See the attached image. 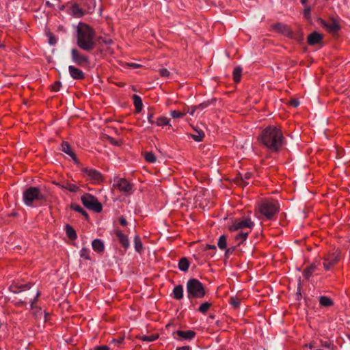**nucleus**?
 Instances as JSON below:
<instances>
[{
    "mask_svg": "<svg viewBox=\"0 0 350 350\" xmlns=\"http://www.w3.org/2000/svg\"><path fill=\"white\" fill-rule=\"evenodd\" d=\"M258 139L272 152H278L284 144V137L282 131L274 126H269L263 129Z\"/></svg>",
    "mask_w": 350,
    "mask_h": 350,
    "instance_id": "obj_1",
    "label": "nucleus"
},
{
    "mask_svg": "<svg viewBox=\"0 0 350 350\" xmlns=\"http://www.w3.org/2000/svg\"><path fill=\"white\" fill-rule=\"evenodd\" d=\"M94 29L86 23L80 22L77 26V44L82 50L89 52L94 49Z\"/></svg>",
    "mask_w": 350,
    "mask_h": 350,
    "instance_id": "obj_2",
    "label": "nucleus"
},
{
    "mask_svg": "<svg viewBox=\"0 0 350 350\" xmlns=\"http://www.w3.org/2000/svg\"><path fill=\"white\" fill-rule=\"evenodd\" d=\"M46 200V195L38 187H29L23 192V201L27 206L32 207L35 202L42 203Z\"/></svg>",
    "mask_w": 350,
    "mask_h": 350,
    "instance_id": "obj_3",
    "label": "nucleus"
},
{
    "mask_svg": "<svg viewBox=\"0 0 350 350\" xmlns=\"http://www.w3.org/2000/svg\"><path fill=\"white\" fill-rule=\"evenodd\" d=\"M186 288L187 298L191 304H193V299H202L206 294L204 285L196 278L189 280Z\"/></svg>",
    "mask_w": 350,
    "mask_h": 350,
    "instance_id": "obj_4",
    "label": "nucleus"
},
{
    "mask_svg": "<svg viewBox=\"0 0 350 350\" xmlns=\"http://www.w3.org/2000/svg\"><path fill=\"white\" fill-rule=\"evenodd\" d=\"M258 212L266 219L271 220L280 211L277 200H262L258 203Z\"/></svg>",
    "mask_w": 350,
    "mask_h": 350,
    "instance_id": "obj_5",
    "label": "nucleus"
},
{
    "mask_svg": "<svg viewBox=\"0 0 350 350\" xmlns=\"http://www.w3.org/2000/svg\"><path fill=\"white\" fill-rule=\"evenodd\" d=\"M81 200L84 206L90 210L100 213L103 209L101 203L90 193H85L81 196Z\"/></svg>",
    "mask_w": 350,
    "mask_h": 350,
    "instance_id": "obj_6",
    "label": "nucleus"
},
{
    "mask_svg": "<svg viewBox=\"0 0 350 350\" xmlns=\"http://www.w3.org/2000/svg\"><path fill=\"white\" fill-rule=\"evenodd\" d=\"M341 258L340 252L338 250L328 254L323 258V267L325 270H330L337 264Z\"/></svg>",
    "mask_w": 350,
    "mask_h": 350,
    "instance_id": "obj_7",
    "label": "nucleus"
},
{
    "mask_svg": "<svg viewBox=\"0 0 350 350\" xmlns=\"http://www.w3.org/2000/svg\"><path fill=\"white\" fill-rule=\"evenodd\" d=\"M114 187H116L120 191L130 195L133 192V185L124 178H117L114 180Z\"/></svg>",
    "mask_w": 350,
    "mask_h": 350,
    "instance_id": "obj_8",
    "label": "nucleus"
},
{
    "mask_svg": "<svg viewBox=\"0 0 350 350\" xmlns=\"http://www.w3.org/2000/svg\"><path fill=\"white\" fill-rule=\"evenodd\" d=\"M254 226V224L251 221V219L249 217L245 218L243 220L235 219L231 226H229V230L230 231L238 230L240 229H243L245 228H248L250 229H252Z\"/></svg>",
    "mask_w": 350,
    "mask_h": 350,
    "instance_id": "obj_9",
    "label": "nucleus"
},
{
    "mask_svg": "<svg viewBox=\"0 0 350 350\" xmlns=\"http://www.w3.org/2000/svg\"><path fill=\"white\" fill-rule=\"evenodd\" d=\"M71 58L73 62L80 66H84L89 64L88 56L82 54L76 49L71 50Z\"/></svg>",
    "mask_w": 350,
    "mask_h": 350,
    "instance_id": "obj_10",
    "label": "nucleus"
},
{
    "mask_svg": "<svg viewBox=\"0 0 350 350\" xmlns=\"http://www.w3.org/2000/svg\"><path fill=\"white\" fill-rule=\"evenodd\" d=\"M81 171L85 176H87L88 178L94 183H99L103 180V176L101 174L92 168L83 167Z\"/></svg>",
    "mask_w": 350,
    "mask_h": 350,
    "instance_id": "obj_11",
    "label": "nucleus"
},
{
    "mask_svg": "<svg viewBox=\"0 0 350 350\" xmlns=\"http://www.w3.org/2000/svg\"><path fill=\"white\" fill-rule=\"evenodd\" d=\"M272 28L275 31L280 33L287 37L291 38L293 36V31L290 27L284 23H277L272 26Z\"/></svg>",
    "mask_w": 350,
    "mask_h": 350,
    "instance_id": "obj_12",
    "label": "nucleus"
},
{
    "mask_svg": "<svg viewBox=\"0 0 350 350\" xmlns=\"http://www.w3.org/2000/svg\"><path fill=\"white\" fill-rule=\"evenodd\" d=\"M61 150L62 152H64V153L67 154L68 155H69L73 160V161L77 164V165H79L80 163L78 160V159L77 158L75 152L72 150V148L70 146V144L66 142H63L62 143V145H61Z\"/></svg>",
    "mask_w": 350,
    "mask_h": 350,
    "instance_id": "obj_13",
    "label": "nucleus"
},
{
    "mask_svg": "<svg viewBox=\"0 0 350 350\" xmlns=\"http://www.w3.org/2000/svg\"><path fill=\"white\" fill-rule=\"evenodd\" d=\"M174 335L176 334L180 340H191L194 338L196 335V333L192 330L183 331L178 330L176 332H174Z\"/></svg>",
    "mask_w": 350,
    "mask_h": 350,
    "instance_id": "obj_14",
    "label": "nucleus"
},
{
    "mask_svg": "<svg viewBox=\"0 0 350 350\" xmlns=\"http://www.w3.org/2000/svg\"><path fill=\"white\" fill-rule=\"evenodd\" d=\"M116 235L118 237L122 246L125 250H127L130 246V241L127 236L123 234L120 230H116Z\"/></svg>",
    "mask_w": 350,
    "mask_h": 350,
    "instance_id": "obj_15",
    "label": "nucleus"
},
{
    "mask_svg": "<svg viewBox=\"0 0 350 350\" xmlns=\"http://www.w3.org/2000/svg\"><path fill=\"white\" fill-rule=\"evenodd\" d=\"M323 36L316 31L310 33L308 37V43L309 45H315L321 42Z\"/></svg>",
    "mask_w": 350,
    "mask_h": 350,
    "instance_id": "obj_16",
    "label": "nucleus"
},
{
    "mask_svg": "<svg viewBox=\"0 0 350 350\" xmlns=\"http://www.w3.org/2000/svg\"><path fill=\"white\" fill-rule=\"evenodd\" d=\"M69 13L75 17L79 18L84 15V11L77 4H73L69 10Z\"/></svg>",
    "mask_w": 350,
    "mask_h": 350,
    "instance_id": "obj_17",
    "label": "nucleus"
},
{
    "mask_svg": "<svg viewBox=\"0 0 350 350\" xmlns=\"http://www.w3.org/2000/svg\"><path fill=\"white\" fill-rule=\"evenodd\" d=\"M68 70H69L71 77L73 79H83L84 77L82 70L74 67L73 66H70L68 67Z\"/></svg>",
    "mask_w": 350,
    "mask_h": 350,
    "instance_id": "obj_18",
    "label": "nucleus"
},
{
    "mask_svg": "<svg viewBox=\"0 0 350 350\" xmlns=\"http://www.w3.org/2000/svg\"><path fill=\"white\" fill-rule=\"evenodd\" d=\"M133 100V104L135 107V112L139 113L141 112L143 108V103L141 97L137 94H133L132 96Z\"/></svg>",
    "mask_w": 350,
    "mask_h": 350,
    "instance_id": "obj_19",
    "label": "nucleus"
},
{
    "mask_svg": "<svg viewBox=\"0 0 350 350\" xmlns=\"http://www.w3.org/2000/svg\"><path fill=\"white\" fill-rule=\"evenodd\" d=\"M92 246L93 250L98 253L103 252L105 249L103 241L98 239L93 240L92 243Z\"/></svg>",
    "mask_w": 350,
    "mask_h": 350,
    "instance_id": "obj_20",
    "label": "nucleus"
},
{
    "mask_svg": "<svg viewBox=\"0 0 350 350\" xmlns=\"http://www.w3.org/2000/svg\"><path fill=\"white\" fill-rule=\"evenodd\" d=\"M183 285H177L174 288L172 295L175 299L180 300L183 297Z\"/></svg>",
    "mask_w": 350,
    "mask_h": 350,
    "instance_id": "obj_21",
    "label": "nucleus"
},
{
    "mask_svg": "<svg viewBox=\"0 0 350 350\" xmlns=\"http://www.w3.org/2000/svg\"><path fill=\"white\" fill-rule=\"evenodd\" d=\"M189 261L186 257H183L179 260L178 267L182 271H187L189 267Z\"/></svg>",
    "mask_w": 350,
    "mask_h": 350,
    "instance_id": "obj_22",
    "label": "nucleus"
},
{
    "mask_svg": "<svg viewBox=\"0 0 350 350\" xmlns=\"http://www.w3.org/2000/svg\"><path fill=\"white\" fill-rule=\"evenodd\" d=\"M242 76V68L237 66L234 68L232 72L233 81L234 83H238L241 81Z\"/></svg>",
    "mask_w": 350,
    "mask_h": 350,
    "instance_id": "obj_23",
    "label": "nucleus"
},
{
    "mask_svg": "<svg viewBox=\"0 0 350 350\" xmlns=\"http://www.w3.org/2000/svg\"><path fill=\"white\" fill-rule=\"evenodd\" d=\"M324 26L327 28V29L330 32H337L340 29V25L336 21H332L329 23H325Z\"/></svg>",
    "mask_w": 350,
    "mask_h": 350,
    "instance_id": "obj_24",
    "label": "nucleus"
},
{
    "mask_svg": "<svg viewBox=\"0 0 350 350\" xmlns=\"http://www.w3.org/2000/svg\"><path fill=\"white\" fill-rule=\"evenodd\" d=\"M319 303L321 306L329 307L334 304L332 299L327 296H321L319 297Z\"/></svg>",
    "mask_w": 350,
    "mask_h": 350,
    "instance_id": "obj_25",
    "label": "nucleus"
},
{
    "mask_svg": "<svg viewBox=\"0 0 350 350\" xmlns=\"http://www.w3.org/2000/svg\"><path fill=\"white\" fill-rule=\"evenodd\" d=\"M65 228L68 237L71 240H75L77 237L75 230L69 224L66 225Z\"/></svg>",
    "mask_w": 350,
    "mask_h": 350,
    "instance_id": "obj_26",
    "label": "nucleus"
},
{
    "mask_svg": "<svg viewBox=\"0 0 350 350\" xmlns=\"http://www.w3.org/2000/svg\"><path fill=\"white\" fill-rule=\"evenodd\" d=\"M316 269L317 266L315 264H311L310 266L307 267L303 272V275L305 278L309 279Z\"/></svg>",
    "mask_w": 350,
    "mask_h": 350,
    "instance_id": "obj_27",
    "label": "nucleus"
},
{
    "mask_svg": "<svg viewBox=\"0 0 350 350\" xmlns=\"http://www.w3.org/2000/svg\"><path fill=\"white\" fill-rule=\"evenodd\" d=\"M134 247L137 252L142 253L143 250V244L138 235H136L134 238Z\"/></svg>",
    "mask_w": 350,
    "mask_h": 350,
    "instance_id": "obj_28",
    "label": "nucleus"
},
{
    "mask_svg": "<svg viewBox=\"0 0 350 350\" xmlns=\"http://www.w3.org/2000/svg\"><path fill=\"white\" fill-rule=\"evenodd\" d=\"M71 208L78 213H81L86 219H88V214L79 204H72Z\"/></svg>",
    "mask_w": 350,
    "mask_h": 350,
    "instance_id": "obj_29",
    "label": "nucleus"
},
{
    "mask_svg": "<svg viewBox=\"0 0 350 350\" xmlns=\"http://www.w3.org/2000/svg\"><path fill=\"white\" fill-rule=\"evenodd\" d=\"M212 306V303L206 301L202 303L199 308L198 311L202 314L206 313V312L210 309V308Z\"/></svg>",
    "mask_w": 350,
    "mask_h": 350,
    "instance_id": "obj_30",
    "label": "nucleus"
},
{
    "mask_svg": "<svg viewBox=\"0 0 350 350\" xmlns=\"http://www.w3.org/2000/svg\"><path fill=\"white\" fill-rule=\"evenodd\" d=\"M217 245L219 249L224 250L226 249L227 243H226V237L225 235H221L219 237L218 239Z\"/></svg>",
    "mask_w": 350,
    "mask_h": 350,
    "instance_id": "obj_31",
    "label": "nucleus"
},
{
    "mask_svg": "<svg viewBox=\"0 0 350 350\" xmlns=\"http://www.w3.org/2000/svg\"><path fill=\"white\" fill-rule=\"evenodd\" d=\"M252 176V174L251 172H246L244 174L243 177H242V176L241 177L239 185L243 187L248 185V183H247L246 180L251 178Z\"/></svg>",
    "mask_w": 350,
    "mask_h": 350,
    "instance_id": "obj_32",
    "label": "nucleus"
},
{
    "mask_svg": "<svg viewBox=\"0 0 350 350\" xmlns=\"http://www.w3.org/2000/svg\"><path fill=\"white\" fill-rule=\"evenodd\" d=\"M215 101V98H213L211 100H208V101H206V102H203L196 106H195V109H204L205 108H206L207 107H208L210 105L213 104V102Z\"/></svg>",
    "mask_w": 350,
    "mask_h": 350,
    "instance_id": "obj_33",
    "label": "nucleus"
},
{
    "mask_svg": "<svg viewBox=\"0 0 350 350\" xmlns=\"http://www.w3.org/2000/svg\"><path fill=\"white\" fill-rule=\"evenodd\" d=\"M97 42L99 44H105L106 45H110L113 43V40L110 38L102 36L98 38Z\"/></svg>",
    "mask_w": 350,
    "mask_h": 350,
    "instance_id": "obj_34",
    "label": "nucleus"
},
{
    "mask_svg": "<svg viewBox=\"0 0 350 350\" xmlns=\"http://www.w3.org/2000/svg\"><path fill=\"white\" fill-rule=\"evenodd\" d=\"M248 234L249 232H239V234H237L235 237V239L237 241H239V244L240 243H242L243 241H245L247 236H248Z\"/></svg>",
    "mask_w": 350,
    "mask_h": 350,
    "instance_id": "obj_35",
    "label": "nucleus"
},
{
    "mask_svg": "<svg viewBox=\"0 0 350 350\" xmlns=\"http://www.w3.org/2000/svg\"><path fill=\"white\" fill-rule=\"evenodd\" d=\"M230 304L234 308H238L240 306L241 300L237 297H231L230 298Z\"/></svg>",
    "mask_w": 350,
    "mask_h": 350,
    "instance_id": "obj_36",
    "label": "nucleus"
},
{
    "mask_svg": "<svg viewBox=\"0 0 350 350\" xmlns=\"http://www.w3.org/2000/svg\"><path fill=\"white\" fill-rule=\"evenodd\" d=\"M170 120L166 117H159L157 118V122H155L158 126H164L169 124Z\"/></svg>",
    "mask_w": 350,
    "mask_h": 350,
    "instance_id": "obj_37",
    "label": "nucleus"
},
{
    "mask_svg": "<svg viewBox=\"0 0 350 350\" xmlns=\"http://www.w3.org/2000/svg\"><path fill=\"white\" fill-rule=\"evenodd\" d=\"M158 338L157 334H151L148 336H143L141 337V340L146 342L154 341Z\"/></svg>",
    "mask_w": 350,
    "mask_h": 350,
    "instance_id": "obj_38",
    "label": "nucleus"
},
{
    "mask_svg": "<svg viewBox=\"0 0 350 350\" xmlns=\"http://www.w3.org/2000/svg\"><path fill=\"white\" fill-rule=\"evenodd\" d=\"M145 159L150 163H154L156 161V157L151 152H148L145 154Z\"/></svg>",
    "mask_w": 350,
    "mask_h": 350,
    "instance_id": "obj_39",
    "label": "nucleus"
},
{
    "mask_svg": "<svg viewBox=\"0 0 350 350\" xmlns=\"http://www.w3.org/2000/svg\"><path fill=\"white\" fill-rule=\"evenodd\" d=\"M204 137V133L202 131L198 132V135H192V138L196 142H201V141H202Z\"/></svg>",
    "mask_w": 350,
    "mask_h": 350,
    "instance_id": "obj_40",
    "label": "nucleus"
},
{
    "mask_svg": "<svg viewBox=\"0 0 350 350\" xmlns=\"http://www.w3.org/2000/svg\"><path fill=\"white\" fill-rule=\"evenodd\" d=\"M90 250L87 248H82L80 251V256L85 259H90L89 256Z\"/></svg>",
    "mask_w": 350,
    "mask_h": 350,
    "instance_id": "obj_41",
    "label": "nucleus"
},
{
    "mask_svg": "<svg viewBox=\"0 0 350 350\" xmlns=\"http://www.w3.org/2000/svg\"><path fill=\"white\" fill-rule=\"evenodd\" d=\"M17 285H18V284H12L9 287V290L14 293H16V294H18L21 292H22L21 291V288H18V286Z\"/></svg>",
    "mask_w": 350,
    "mask_h": 350,
    "instance_id": "obj_42",
    "label": "nucleus"
},
{
    "mask_svg": "<svg viewBox=\"0 0 350 350\" xmlns=\"http://www.w3.org/2000/svg\"><path fill=\"white\" fill-rule=\"evenodd\" d=\"M170 114L173 118H180L184 116L183 113L176 110L171 111Z\"/></svg>",
    "mask_w": 350,
    "mask_h": 350,
    "instance_id": "obj_43",
    "label": "nucleus"
},
{
    "mask_svg": "<svg viewBox=\"0 0 350 350\" xmlns=\"http://www.w3.org/2000/svg\"><path fill=\"white\" fill-rule=\"evenodd\" d=\"M65 188L70 192H77L79 188L73 184H68Z\"/></svg>",
    "mask_w": 350,
    "mask_h": 350,
    "instance_id": "obj_44",
    "label": "nucleus"
},
{
    "mask_svg": "<svg viewBox=\"0 0 350 350\" xmlns=\"http://www.w3.org/2000/svg\"><path fill=\"white\" fill-rule=\"evenodd\" d=\"M321 345H322V347L329 349H334V348L335 347L334 343L327 342V341L321 342Z\"/></svg>",
    "mask_w": 350,
    "mask_h": 350,
    "instance_id": "obj_45",
    "label": "nucleus"
},
{
    "mask_svg": "<svg viewBox=\"0 0 350 350\" xmlns=\"http://www.w3.org/2000/svg\"><path fill=\"white\" fill-rule=\"evenodd\" d=\"M17 286H18V288H21V291H25L27 289H30L31 287V284L27 283L25 284H18V285H17Z\"/></svg>",
    "mask_w": 350,
    "mask_h": 350,
    "instance_id": "obj_46",
    "label": "nucleus"
},
{
    "mask_svg": "<svg viewBox=\"0 0 350 350\" xmlns=\"http://www.w3.org/2000/svg\"><path fill=\"white\" fill-rule=\"evenodd\" d=\"M310 11H311V9L309 6L305 7V8L304 10V16L306 18L308 19L310 18Z\"/></svg>",
    "mask_w": 350,
    "mask_h": 350,
    "instance_id": "obj_47",
    "label": "nucleus"
},
{
    "mask_svg": "<svg viewBox=\"0 0 350 350\" xmlns=\"http://www.w3.org/2000/svg\"><path fill=\"white\" fill-rule=\"evenodd\" d=\"M289 104L294 107H297L299 105V101L297 98H293L289 100Z\"/></svg>",
    "mask_w": 350,
    "mask_h": 350,
    "instance_id": "obj_48",
    "label": "nucleus"
},
{
    "mask_svg": "<svg viewBox=\"0 0 350 350\" xmlns=\"http://www.w3.org/2000/svg\"><path fill=\"white\" fill-rule=\"evenodd\" d=\"M159 74L161 77H168L170 75V72L166 68H161L159 70Z\"/></svg>",
    "mask_w": 350,
    "mask_h": 350,
    "instance_id": "obj_49",
    "label": "nucleus"
},
{
    "mask_svg": "<svg viewBox=\"0 0 350 350\" xmlns=\"http://www.w3.org/2000/svg\"><path fill=\"white\" fill-rule=\"evenodd\" d=\"M40 295V293L37 291L35 298L31 301V308L35 307V303L37 301L38 297Z\"/></svg>",
    "mask_w": 350,
    "mask_h": 350,
    "instance_id": "obj_50",
    "label": "nucleus"
},
{
    "mask_svg": "<svg viewBox=\"0 0 350 350\" xmlns=\"http://www.w3.org/2000/svg\"><path fill=\"white\" fill-rule=\"evenodd\" d=\"M120 223L122 226H125L127 224V221L124 217H120L119 219Z\"/></svg>",
    "mask_w": 350,
    "mask_h": 350,
    "instance_id": "obj_51",
    "label": "nucleus"
},
{
    "mask_svg": "<svg viewBox=\"0 0 350 350\" xmlns=\"http://www.w3.org/2000/svg\"><path fill=\"white\" fill-rule=\"evenodd\" d=\"M94 350H109V348L106 345H102L95 347Z\"/></svg>",
    "mask_w": 350,
    "mask_h": 350,
    "instance_id": "obj_52",
    "label": "nucleus"
},
{
    "mask_svg": "<svg viewBox=\"0 0 350 350\" xmlns=\"http://www.w3.org/2000/svg\"><path fill=\"white\" fill-rule=\"evenodd\" d=\"M217 247L215 245H206V247H205V250H213V252H215L216 250Z\"/></svg>",
    "mask_w": 350,
    "mask_h": 350,
    "instance_id": "obj_53",
    "label": "nucleus"
},
{
    "mask_svg": "<svg viewBox=\"0 0 350 350\" xmlns=\"http://www.w3.org/2000/svg\"><path fill=\"white\" fill-rule=\"evenodd\" d=\"M127 66L133 68H139L141 66L140 64L135 63H127Z\"/></svg>",
    "mask_w": 350,
    "mask_h": 350,
    "instance_id": "obj_54",
    "label": "nucleus"
},
{
    "mask_svg": "<svg viewBox=\"0 0 350 350\" xmlns=\"http://www.w3.org/2000/svg\"><path fill=\"white\" fill-rule=\"evenodd\" d=\"M176 350H191V348L189 346H183L177 347Z\"/></svg>",
    "mask_w": 350,
    "mask_h": 350,
    "instance_id": "obj_55",
    "label": "nucleus"
},
{
    "mask_svg": "<svg viewBox=\"0 0 350 350\" xmlns=\"http://www.w3.org/2000/svg\"><path fill=\"white\" fill-rule=\"evenodd\" d=\"M152 118H153V114L152 113H150L148 116V122L150 123V124H154L155 122L152 120Z\"/></svg>",
    "mask_w": 350,
    "mask_h": 350,
    "instance_id": "obj_56",
    "label": "nucleus"
},
{
    "mask_svg": "<svg viewBox=\"0 0 350 350\" xmlns=\"http://www.w3.org/2000/svg\"><path fill=\"white\" fill-rule=\"evenodd\" d=\"M25 304H26V302L23 300H20L16 303V305L18 306H25Z\"/></svg>",
    "mask_w": 350,
    "mask_h": 350,
    "instance_id": "obj_57",
    "label": "nucleus"
},
{
    "mask_svg": "<svg viewBox=\"0 0 350 350\" xmlns=\"http://www.w3.org/2000/svg\"><path fill=\"white\" fill-rule=\"evenodd\" d=\"M49 43L51 44V45H53L56 43V40L54 37H52L51 36L50 39H49Z\"/></svg>",
    "mask_w": 350,
    "mask_h": 350,
    "instance_id": "obj_58",
    "label": "nucleus"
},
{
    "mask_svg": "<svg viewBox=\"0 0 350 350\" xmlns=\"http://www.w3.org/2000/svg\"><path fill=\"white\" fill-rule=\"evenodd\" d=\"M196 109H195V106H193V107H191V110L189 111L188 112L189 113L190 115L193 116Z\"/></svg>",
    "mask_w": 350,
    "mask_h": 350,
    "instance_id": "obj_59",
    "label": "nucleus"
},
{
    "mask_svg": "<svg viewBox=\"0 0 350 350\" xmlns=\"http://www.w3.org/2000/svg\"><path fill=\"white\" fill-rule=\"evenodd\" d=\"M234 250V247L232 248H228L226 251V255H228L230 253H232Z\"/></svg>",
    "mask_w": 350,
    "mask_h": 350,
    "instance_id": "obj_60",
    "label": "nucleus"
},
{
    "mask_svg": "<svg viewBox=\"0 0 350 350\" xmlns=\"http://www.w3.org/2000/svg\"><path fill=\"white\" fill-rule=\"evenodd\" d=\"M302 4H305L307 0H300Z\"/></svg>",
    "mask_w": 350,
    "mask_h": 350,
    "instance_id": "obj_61",
    "label": "nucleus"
},
{
    "mask_svg": "<svg viewBox=\"0 0 350 350\" xmlns=\"http://www.w3.org/2000/svg\"><path fill=\"white\" fill-rule=\"evenodd\" d=\"M300 297H301V294H300V293H299V294L297 295V299H300Z\"/></svg>",
    "mask_w": 350,
    "mask_h": 350,
    "instance_id": "obj_62",
    "label": "nucleus"
},
{
    "mask_svg": "<svg viewBox=\"0 0 350 350\" xmlns=\"http://www.w3.org/2000/svg\"><path fill=\"white\" fill-rule=\"evenodd\" d=\"M209 318H211V319H214V318H215V316H214V315H211V316L209 317Z\"/></svg>",
    "mask_w": 350,
    "mask_h": 350,
    "instance_id": "obj_63",
    "label": "nucleus"
},
{
    "mask_svg": "<svg viewBox=\"0 0 350 350\" xmlns=\"http://www.w3.org/2000/svg\"><path fill=\"white\" fill-rule=\"evenodd\" d=\"M53 90L56 92V91L59 90V89L55 88V89H53Z\"/></svg>",
    "mask_w": 350,
    "mask_h": 350,
    "instance_id": "obj_64",
    "label": "nucleus"
}]
</instances>
